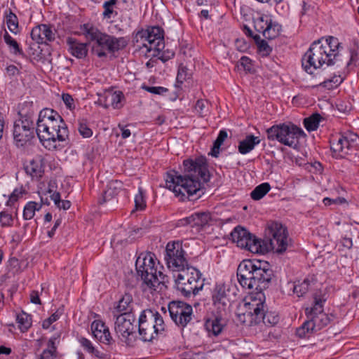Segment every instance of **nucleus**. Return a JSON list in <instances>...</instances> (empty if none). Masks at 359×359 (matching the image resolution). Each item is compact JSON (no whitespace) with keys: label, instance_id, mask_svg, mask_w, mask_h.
Segmentation results:
<instances>
[{"label":"nucleus","instance_id":"f257e3e1","mask_svg":"<svg viewBox=\"0 0 359 359\" xmlns=\"http://www.w3.org/2000/svg\"><path fill=\"white\" fill-rule=\"evenodd\" d=\"M201 180L203 182L210 180L207 159L204 156L184 160L182 175L170 170L165 176L166 187L175 193L176 196H184L186 192L188 196L196 195V198L201 196V193L203 194Z\"/></svg>","mask_w":359,"mask_h":359},{"label":"nucleus","instance_id":"f03ea898","mask_svg":"<svg viewBox=\"0 0 359 359\" xmlns=\"http://www.w3.org/2000/svg\"><path fill=\"white\" fill-rule=\"evenodd\" d=\"M269 238L259 239L246 229L238 226L230 234L231 239L238 247L252 253L264 254L271 250L281 254L286 251L291 240L287 228L277 222H272L267 228Z\"/></svg>","mask_w":359,"mask_h":359},{"label":"nucleus","instance_id":"7ed1b4c3","mask_svg":"<svg viewBox=\"0 0 359 359\" xmlns=\"http://www.w3.org/2000/svg\"><path fill=\"white\" fill-rule=\"evenodd\" d=\"M337 39L330 36L325 41L318 39L311 45L302 58V66L306 72L312 74L324 64L327 66L335 65L339 55L332 46L338 47Z\"/></svg>","mask_w":359,"mask_h":359},{"label":"nucleus","instance_id":"20e7f679","mask_svg":"<svg viewBox=\"0 0 359 359\" xmlns=\"http://www.w3.org/2000/svg\"><path fill=\"white\" fill-rule=\"evenodd\" d=\"M82 31L89 42H94L92 52L100 58L107 57V53H114L123 50L128 45V41L124 37L117 38L109 35L88 24L83 25Z\"/></svg>","mask_w":359,"mask_h":359},{"label":"nucleus","instance_id":"39448f33","mask_svg":"<svg viewBox=\"0 0 359 359\" xmlns=\"http://www.w3.org/2000/svg\"><path fill=\"white\" fill-rule=\"evenodd\" d=\"M266 134L269 141H277L293 149H297L299 139L306 137L304 130L291 122L273 125L266 130Z\"/></svg>","mask_w":359,"mask_h":359},{"label":"nucleus","instance_id":"423d86ee","mask_svg":"<svg viewBox=\"0 0 359 359\" xmlns=\"http://www.w3.org/2000/svg\"><path fill=\"white\" fill-rule=\"evenodd\" d=\"M161 315L151 309L142 311L138 319V333L143 341H152L165 330Z\"/></svg>","mask_w":359,"mask_h":359},{"label":"nucleus","instance_id":"0eeeda50","mask_svg":"<svg viewBox=\"0 0 359 359\" xmlns=\"http://www.w3.org/2000/svg\"><path fill=\"white\" fill-rule=\"evenodd\" d=\"M175 285L177 290L184 297L196 296L204 285L202 273L198 269L189 265L178 272Z\"/></svg>","mask_w":359,"mask_h":359},{"label":"nucleus","instance_id":"6e6552de","mask_svg":"<svg viewBox=\"0 0 359 359\" xmlns=\"http://www.w3.org/2000/svg\"><path fill=\"white\" fill-rule=\"evenodd\" d=\"M48 127L58 128L57 130L61 133L56 135L58 142H63L69 139V130L62 116L53 109L44 108L39 114L36 130H40L42 128L46 130Z\"/></svg>","mask_w":359,"mask_h":359},{"label":"nucleus","instance_id":"1a4fd4ad","mask_svg":"<svg viewBox=\"0 0 359 359\" xmlns=\"http://www.w3.org/2000/svg\"><path fill=\"white\" fill-rule=\"evenodd\" d=\"M154 254L148 252L141 253L135 262V269L142 283L141 288L145 292L146 287H154L156 280L154 278L157 273L158 266L154 260Z\"/></svg>","mask_w":359,"mask_h":359},{"label":"nucleus","instance_id":"9d476101","mask_svg":"<svg viewBox=\"0 0 359 359\" xmlns=\"http://www.w3.org/2000/svg\"><path fill=\"white\" fill-rule=\"evenodd\" d=\"M114 330L122 341L133 346L136 341V321L134 315L115 316Z\"/></svg>","mask_w":359,"mask_h":359},{"label":"nucleus","instance_id":"9b49d317","mask_svg":"<svg viewBox=\"0 0 359 359\" xmlns=\"http://www.w3.org/2000/svg\"><path fill=\"white\" fill-rule=\"evenodd\" d=\"M136 37L147 41L148 43H143L147 52L154 51L152 56H158L160 50L164 48V31L159 26L149 27L146 30H142L137 33Z\"/></svg>","mask_w":359,"mask_h":359},{"label":"nucleus","instance_id":"f8f14e48","mask_svg":"<svg viewBox=\"0 0 359 359\" xmlns=\"http://www.w3.org/2000/svg\"><path fill=\"white\" fill-rule=\"evenodd\" d=\"M253 270V290L255 292H263L269 287L273 276V270L269 262L259 259H252Z\"/></svg>","mask_w":359,"mask_h":359},{"label":"nucleus","instance_id":"ddd939ff","mask_svg":"<svg viewBox=\"0 0 359 359\" xmlns=\"http://www.w3.org/2000/svg\"><path fill=\"white\" fill-rule=\"evenodd\" d=\"M185 254L181 241L168 242L165 254V260L168 267L179 272L189 266Z\"/></svg>","mask_w":359,"mask_h":359},{"label":"nucleus","instance_id":"4468645a","mask_svg":"<svg viewBox=\"0 0 359 359\" xmlns=\"http://www.w3.org/2000/svg\"><path fill=\"white\" fill-rule=\"evenodd\" d=\"M36 128L34 121L16 120L14 122L13 135L17 147H25L34 138Z\"/></svg>","mask_w":359,"mask_h":359},{"label":"nucleus","instance_id":"2eb2a0df","mask_svg":"<svg viewBox=\"0 0 359 359\" xmlns=\"http://www.w3.org/2000/svg\"><path fill=\"white\" fill-rule=\"evenodd\" d=\"M168 311L173 322L184 328L192 319V307L181 301H172L168 304Z\"/></svg>","mask_w":359,"mask_h":359},{"label":"nucleus","instance_id":"dca6fc26","mask_svg":"<svg viewBox=\"0 0 359 359\" xmlns=\"http://www.w3.org/2000/svg\"><path fill=\"white\" fill-rule=\"evenodd\" d=\"M248 299L250 301L245 300L243 307L240 308L241 312L237 314L238 320L241 323H248L252 316V310L260 307L261 304H265V295L263 292L252 293Z\"/></svg>","mask_w":359,"mask_h":359},{"label":"nucleus","instance_id":"f3484780","mask_svg":"<svg viewBox=\"0 0 359 359\" xmlns=\"http://www.w3.org/2000/svg\"><path fill=\"white\" fill-rule=\"evenodd\" d=\"M212 302L215 312L226 314V310L230 305V299L224 284L216 285L212 291Z\"/></svg>","mask_w":359,"mask_h":359},{"label":"nucleus","instance_id":"a211bd4d","mask_svg":"<svg viewBox=\"0 0 359 359\" xmlns=\"http://www.w3.org/2000/svg\"><path fill=\"white\" fill-rule=\"evenodd\" d=\"M226 315L212 311L211 316L205 320V327L209 337H217L223 332L226 326Z\"/></svg>","mask_w":359,"mask_h":359},{"label":"nucleus","instance_id":"6ab92c4d","mask_svg":"<svg viewBox=\"0 0 359 359\" xmlns=\"http://www.w3.org/2000/svg\"><path fill=\"white\" fill-rule=\"evenodd\" d=\"M253 270L252 259H245L239 264L237 269V278L243 287L253 290Z\"/></svg>","mask_w":359,"mask_h":359},{"label":"nucleus","instance_id":"aec40b11","mask_svg":"<svg viewBox=\"0 0 359 359\" xmlns=\"http://www.w3.org/2000/svg\"><path fill=\"white\" fill-rule=\"evenodd\" d=\"M330 143L333 156L337 158H345L346 155L350 154L348 151L353 150L344 135L332 137Z\"/></svg>","mask_w":359,"mask_h":359},{"label":"nucleus","instance_id":"412c9836","mask_svg":"<svg viewBox=\"0 0 359 359\" xmlns=\"http://www.w3.org/2000/svg\"><path fill=\"white\" fill-rule=\"evenodd\" d=\"M57 127H53V128L48 127V129L46 130L42 128H41L40 130H36V133L40 142L46 148L48 149H55L57 148L55 143L57 141V139L56 138V135L61 134L57 130Z\"/></svg>","mask_w":359,"mask_h":359},{"label":"nucleus","instance_id":"4be33fe9","mask_svg":"<svg viewBox=\"0 0 359 359\" xmlns=\"http://www.w3.org/2000/svg\"><path fill=\"white\" fill-rule=\"evenodd\" d=\"M91 330L94 337L100 342L110 344L113 341L108 327L100 320H95L91 324Z\"/></svg>","mask_w":359,"mask_h":359},{"label":"nucleus","instance_id":"5701e85b","mask_svg":"<svg viewBox=\"0 0 359 359\" xmlns=\"http://www.w3.org/2000/svg\"><path fill=\"white\" fill-rule=\"evenodd\" d=\"M66 42L68 50L72 55L78 59H83L87 56L88 51L87 43H81L73 37H67Z\"/></svg>","mask_w":359,"mask_h":359},{"label":"nucleus","instance_id":"b1692460","mask_svg":"<svg viewBox=\"0 0 359 359\" xmlns=\"http://www.w3.org/2000/svg\"><path fill=\"white\" fill-rule=\"evenodd\" d=\"M24 168L25 172L32 179L40 180L44 173L43 159L41 157L34 158Z\"/></svg>","mask_w":359,"mask_h":359},{"label":"nucleus","instance_id":"393cba45","mask_svg":"<svg viewBox=\"0 0 359 359\" xmlns=\"http://www.w3.org/2000/svg\"><path fill=\"white\" fill-rule=\"evenodd\" d=\"M133 310V299L130 294L126 293L118 301V305L115 308V311L118 313V316H129L134 315Z\"/></svg>","mask_w":359,"mask_h":359},{"label":"nucleus","instance_id":"a878e982","mask_svg":"<svg viewBox=\"0 0 359 359\" xmlns=\"http://www.w3.org/2000/svg\"><path fill=\"white\" fill-rule=\"evenodd\" d=\"M124 95L121 91H114L113 90H106L104 93V105L108 108L112 106L114 109H118L121 107V102Z\"/></svg>","mask_w":359,"mask_h":359},{"label":"nucleus","instance_id":"bb28decb","mask_svg":"<svg viewBox=\"0 0 359 359\" xmlns=\"http://www.w3.org/2000/svg\"><path fill=\"white\" fill-rule=\"evenodd\" d=\"M123 183L119 180H111L110 181L107 187V189L104 191L102 198L100 199L99 203L100 204L110 201L115 196L118 195L120 191L122 189Z\"/></svg>","mask_w":359,"mask_h":359},{"label":"nucleus","instance_id":"cd10ccee","mask_svg":"<svg viewBox=\"0 0 359 359\" xmlns=\"http://www.w3.org/2000/svg\"><path fill=\"white\" fill-rule=\"evenodd\" d=\"M259 142L260 139L259 137L248 135L244 140L240 141L238 147V151L242 154H246L251 151Z\"/></svg>","mask_w":359,"mask_h":359},{"label":"nucleus","instance_id":"c85d7f7f","mask_svg":"<svg viewBox=\"0 0 359 359\" xmlns=\"http://www.w3.org/2000/svg\"><path fill=\"white\" fill-rule=\"evenodd\" d=\"M266 305L261 304L260 307H256L252 310V316L248 320V323H242L246 326H253L259 324L264 320V313L266 311Z\"/></svg>","mask_w":359,"mask_h":359},{"label":"nucleus","instance_id":"c756f323","mask_svg":"<svg viewBox=\"0 0 359 359\" xmlns=\"http://www.w3.org/2000/svg\"><path fill=\"white\" fill-rule=\"evenodd\" d=\"M333 318L334 316L332 314L329 316L325 313H320L312 316L311 320L313 323V327H315V330H320L329 325Z\"/></svg>","mask_w":359,"mask_h":359},{"label":"nucleus","instance_id":"7c9ffc66","mask_svg":"<svg viewBox=\"0 0 359 359\" xmlns=\"http://www.w3.org/2000/svg\"><path fill=\"white\" fill-rule=\"evenodd\" d=\"M34 109L32 102H25L20 107L18 114L20 118L18 120L27 119L28 121H34Z\"/></svg>","mask_w":359,"mask_h":359},{"label":"nucleus","instance_id":"2f4dec72","mask_svg":"<svg viewBox=\"0 0 359 359\" xmlns=\"http://www.w3.org/2000/svg\"><path fill=\"white\" fill-rule=\"evenodd\" d=\"M266 29L264 32V37L266 39L271 40L278 37L282 30L281 25L277 22L273 21L269 19V25L266 26Z\"/></svg>","mask_w":359,"mask_h":359},{"label":"nucleus","instance_id":"473e14b6","mask_svg":"<svg viewBox=\"0 0 359 359\" xmlns=\"http://www.w3.org/2000/svg\"><path fill=\"white\" fill-rule=\"evenodd\" d=\"M4 39L9 48L10 52L15 55L24 56L25 53L18 41L13 39L6 31L4 35Z\"/></svg>","mask_w":359,"mask_h":359},{"label":"nucleus","instance_id":"72a5a7b5","mask_svg":"<svg viewBox=\"0 0 359 359\" xmlns=\"http://www.w3.org/2000/svg\"><path fill=\"white\" fill-rule=\"evenodd\" d=\"M16 320L18 323L19 329L22 332H27L32 326V316L24 311H22L20 313L17 315Z\"/></svg>","mask_w":359,"mask_h":359},{"label":"nucleus","instance_id":"f704fd0d","mask_svg":"<svg viewBox=\"0 0 359 359\" xmlns=\"http://www.w3.org/2000/svg\"><path fill=\"white\" fill-rule=\"evenodd\" d=\"M321 118L322 116L320 114L314 113L310 116L305 118L303 123L308 131H314L318 128Z\"/></svg>","mask_w":359,"mask_h":359},{"label":"nucleus","instance_id":"c9c22d12","mask_svg":"<svg viewBox=\"0 0 359 359\" xmlns=\"http://www.w3.org/2000/svg\"><path fill=\"white\" fill-rule=\"evenodd\" d=\"M271 189L269 183L264 182L256 187L250 194L251 198L255 201L262 198Z\"/></svg>","mask_w":359,"mask_h":359},{"label":"nucleus","instance_id":"e433bc0d","mask_svg":"<svg viewBox=\"0 0 359 359\" xmlns=\"http://www.w3.org/2000/svg\"><path fill=\"white\" fill-rule=\"evenodd\" d=\"M117 0H108L104 2L102 16L106 19H111L118 15V12L114 9V6L117 4Z\"/></svg>","mask_w":359,"mask_h":359},{"label":"nucleus","instance_id":"4c0bfd02","mask_svg":"<svg viewBox=\"0 0 359 359\" xmlns=\"http://www.w3.org/2000/svg\"><path fill=\"white\" fill-rule=\"evenodd\" d=\"M314 299V305L312 308H311L310 311H309V309H306V313L308 315V318L310 319L312 316L318 315L320 313L323 312V302L325 301V299H322L321 298L318 297L316 294L313 297Z\"/></svg>","mask_w":359,"mask_h":359},{"label":"nucleus","instance_id":"58836bf2","mask_svg":"<svg viewBox=\"0 0 359 359\" xmlns=\"http://www.w3.org/2000/svg\"><path fill=\"white\" fill-rule=\"evenodd\" d=\"M343 82V79L340 76H334L331 79H325L319 84L313 86H320L327 90H332L338 87Z\"/></svg>","mask_w":359,"mask_h":359},{"label":"nucleus","instance_id":"ea45409f","mask_svg":"<svg viewBox=\"0 0 359 359\" xmlns=\"http://www.w3.org/2000/svg\"><path fill=\"white\" fill-rule=\"evenodd\" d=\"M255 43L257 46L258 52L262 56H268L272 52V48L269 46L265 40L262 39L259 35L255 36Z\"/></svg>","mask_w":359,"mask_h":359},{"label":"nucleus","instance_id":"a19ab883","mask_svg":"<svg viewBox=\"0 0 359 359\" xmlns=\"http://www.w3.org/2000/svg\"><path fill=\"white\" fill-rule=\"evenodd\" d=\"M6 18L8 29L15 34H18L19 30L17 15L9 9L8 13H6Z\"/></svg>","mask_w":359,"mask_h":359},{"label":"nucleus","instance_id":"79ce46f5","mask_svg":"<svg viewBox=\"0 0 359 359\" xmlns=\"http://www.w3.org/2000/svg\"><path fill=\"white\" fill-rule=\"evenodd\" d=\"M227 138V133L224 130L219 131L217 139L213 143L211 150V155L214 157H217L219 153L220 147L222 145L224 140Z\"/></svg>","mask_w":359,"mask_h":359},{"label":"nucleus","instance_id":"37998d69","mask_svg":"<svg viewBox=\"0 0 359 359\" xmlns=\"http://www.w3.org/2000/svg\"><path fill=\"white\" fill-rule=\"evenodd\" d=\"M41 205H39L38 203L34 201L28 202L23 210V218L25 220L31 219L34 217L35 212L39 210Z\"/></svg>","mask_w":359,"mask_h":359},{"label":"nucleus","instance_id":"c03bdc74","mask_svg":"<svg viewBox=\"0 0 359 359\" xmlns=\"http://www.w3.org/2000/svg\"><path fill=\"white\" fill-rule=\"evenodd\" d=\"M310 287V280L305 278L303 281H297L294 283L293 292L298 297H302L307 293Z\"/></svg>","mask_w":359,"mask_h":359},{"label":"nucleus","instance_id":"a18cd8bd","mask_svg":"<svg viewBox=\"0 0 359 359\" xmlns=\"http://www.w3.org/2000/svg\"><path fill=\"white\" fill-rule=\"evenodd\" d=\"M56 35L55 29L50 25L43 24L41 37H43V43L48 44V42L55 41Z\"/></svg>","mask_w":359,"mask_h":359},{"label":"nucleus","instance_id":"49530a36","mask_svg":"<svg viewBox=\"0 0 359 359\" xmlns=\"http://www.w3.org/2000/svg\"><path fill=\"white\" fill-rule=\"evenodd\" d=\"M154 278L156 280V283H155L154 287H146L145 292L149 291L151 293L153 292L157 291L158 287L161 284L165 285L167 283H168V276L163 274L161 271H157V273L154 275Z\"/></svg>","mask_w":359,"mask_h":359},{"label":"nucleus","instance_id":"de8ad7c7","mask_svg":"<svg viewBox=\"0 0 359 359\" xmlns=\"http://www.w3.org/2000/svg\"><path fill=\"white\" fill-rule=\"evenodd\" d=\"M269 18L266 15H261L256 18L253 19L254 28L259 33L264 34V32L266 31V27L269 25Z\"/></svg>","mask_w":359,"mask_h":359},{"label":"nucleus","instance_id":"09e8293b","mask_svg":"<svg viewBox=\"0 0 359 359\" xmlns=\"http://www.w3.org/2000/svg\"><path fill=\"white\" fill-rule=\"evenodd\" d=\"M194 226H204L210 220V215L209 212H200L194 213Z\"/></svg>","mask_w":359,"mask_h":359},{"label":"nucleus","instance_id":"8fccbe9b","mask_svg":"<svg viewBox=\"0 0 359 359\" xmlns=\"http://www.w3.org/2000/svg\"><path fill=\"white\" fill-rule=\"evenodd\" d=\"M195 109L200 117H205L209 113V103L208 100H198L195 104Z\"/></svg>","mask_w":359,"mask_h":359},{"label":"nucleus","instance_id":"3c124183","mask_svg":"<svg viewBox=\"0 0 359 359\" xmlns=\"http://www.w3.org/2000/svg\"><path fill=\"white\" fill-rule=\"evenodd\" d=\"M313 330H315V327H313V323L310 319L304 322L301 327L297 329L296 334L299 338H305L307 333Z\"/></svg>","mask_w":359,"mask_h":359},{"label":"nucleus","instance_id":"603ef678","mask_svg":"<svg viewBox=\"0 0 359 359\" xmlns=\"http://www.w3.org/2000/svg\"><path fill=\"white\" fill-rule=\"evenodd\" d=\"M135 207L136 210H143L146 208L145 195L142 187H139L138 194L135 197Z\"/></svg>","mask_w":359,"mask_h":359},{"label":"nucleus","instance_id":"864d4df0","mask_svg":"<svg viewBox=\"0 0 359 359\" xmlns=\"http://www.w3.org/2000/svg\"><path fill=\"white\" fill-rule=\"evenodd\" d=\"M78 130L84 138L90 137L93 135L92 130L88 127L86 120L84 119L79 121Z\"/></svg>","mask_w":359,"mask_h":359},{"label":"nucleus","instance_id":"5fc2aeb1","mask_svg":"<svg viewBox=\"0 0 359 359\" xmlns=\"http://www.w3.org/2000/svg\"><path fill=\"white\" fill-rule=\"evenodd\" d=\"M13 224V218L12 215L6 211L0 212V224L1 227H11Z\"/></svg>","mask_w":359,"mask_h":359},{"label":"nucleus","instance_id":"6e6d98bb","mask_svg":"<svg viewBox=\"0 0 359 359\" xmlns=\"http://www.w3.org/2000/svg\"><path fill=\"white\" fill-rule=\"evenodd\" d=\"M279 321V316L273 312L265 311L264 320L262 321L264 325L273 326Z\"/></svg>","mask_w":359,"mask_h":359},{"label":"nucleus","instance_id":"4d7b16f0","mask_svg":"<svg viewBox=\"0 0 359 359\" xmlns=\"http://www.w3.org/2000/svg\"><path fill=\"white\" fill-rule=\"evenodd\" d=\"M25 193V190L21 189L19 190L18 189H15L12 194L9 196V198L6 202L7 206H13L15 203L18 201V199L22 197V194Z\"/></svg>","mask_w":359,"mask_h":359},{"label":"nucleus","instance_id":"13d9d810","mask_svg":"<svg viewBox=\"0 0 359 359\" xmlns=\"http://www.w3.org/2000/svg\"><path fill=\"white\" fill-rule=\"evenodd\" d=\"M165 48V46L164 47ZM160 54L156 56L163 62H165L175 56V51L172 49L163 48L160 51Z\"/></svg>","mask_w":359,"mask_h":359},{"label":"nucleus","instance_id":"bf43d9fd","mask_svg":"<svg viewBox=\"0 0 359 359\" xmlns=\"http://www.w3.org/2000/svg\"><path fill=\"white\" fill-rule=\"evenodd\" d=\"M43 24L34 27L31 32V37L38 43H43V37H41Z\"/></svg>","mask_w":359,"mask_h":359},{"label":"nucleus","instance_id":"052dcab7","mask_svg":"<svg viewBox=\"0 0 359 359\" xmlns=\"http://www.w3.org/2000/svg\"><path fill=\"white\" fill-rule=\"evenodd\" d=\"M142 88L146 91L155 95H163L168 91V88L161 86H147L143 85Z\"/></svg>","mask_w":359,"mask_h":359},{"label":"nucleus","instance_id":"680f3d73","mask_svg":"<svg viewBox=\"0 0 359 359\" xmlns=\"http://www.w3.org/2000/svg\"><path fill=\"white\" fill-rule=\"evenodd\" d=\"M60 316L61 313H59L58 311L55 312L49 318L43 321L42 327L43 329L49 328L52 323L57 321L60 318Z\"/></svg>","mask_w":359,"mask_h":359},{"label":"nucleus","instance_id":"e2e57ef3","mask_svg":"<svg viewBox=\"0 0 359 359\" xmlns=\"http://www.w3.org/2000/svg\"><path fill=\"white\" fill-rule=\"evenodd\" d=\"M344 135L346 138L348 143H350V146L353 149L359 147V136L357 134L347 133Z\"/></svg>","mask_w":359,"mask_h":359},{"label":"nucleus","instance_id":"0e129e2a","mask_svg":"<svg viewBox=\"0 0 359 359\" xmlns=\"http://www.w3.org/2000/svg\"><path fill=\"white\" fill-rule=\"evenodd\" d=\"M240 65L246 72L251 73L252 69V60L247 56L241 57Z\"/></svg>","mask_w":359,"mask_h":359},{"label":"nucleus","instance_id":"69168bd1","mask_svg":"<svg viewBox=\"0 0 359 359\" xmlns=\"http://www.w3.org/2000/svg\"><path fill=\"white\" fill-rule=\"evenodd\" d=\"M187 78H189L187 67L182 65L180 66L177 75V81L180 83H183Z\"/></svg>","mask_w":359,"mask_h":359},{"label":"nucleus","instance_id":"338daca9","mask_svg":"<svg viewBox=\"0 0 359 359\" xmlns=\"http://www.w3.org/2000/svg\"><path fill=\"white\" fill-rule=\"evenodd\" d=\"M79 341L81 344V346L84 348L86 351H87L88 353H90L93 349L94 346L93 345L92 342L85 337H81L79 339Z\"/></svg>","mask_w":359,"mask_h":359},{"label":"nucleus","instance_id":"774afa93","mask_svg":"<svg viewBox=\"0 0 359 359\" xmlns=\"http://www.w3.org/2000/svg\"><path fill=\"white\" fill-rule=\"evenodd\" d=\"M57 357V352L49 349H44L39 355V359H55Z\"/></svg>","mask_w":359,"mask_h":359}]
</instances>
